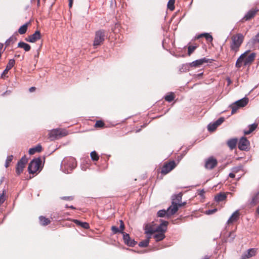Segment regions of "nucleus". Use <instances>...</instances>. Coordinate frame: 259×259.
Instances as JSON below:
<instances>
[{
  "label": "nucleus",
  "mask_w": 259,
  "mask_h": 259,
  "mask_svg": "<svg viewBox=\"0 0 259 259\" xmlns=\"http://www.w3.org/2000/svg\"><path fill=\"white\" fill-rule=\"evenodd\" d=\"M249 51H246L242 54L236 61L235 66L239 68L243 65L244 66L250 65L256 57L255 53H251L249 54Z\"/></svg>",
  "instance_id": "1"
},
{
  "label": "nucleus",
  "mask_w": 259,
  "mask_h": 259,
  "mask_svg": "<svg viewBox=\"0 0 259 259\" xmlns=\"http://www.w3.org/2000/svg\"><path fill=\"white\" fill-rule=\"evenodd\" d=\"M244 36L242 33H237L231 37L230 43L231 50L234 53H237L243 42Z\"/></svg>",
  "instance_id": "2"
},
{
  "label": "nucleus",
  "mask_w": 259,
  "mask_h": 259,
  "mask_svg": "<svg viewBox=\"0 0 259 259\" xmlns=\"http://www.w3.org/2000/svg\"><path fill=\"white\" fill-rule=\"evenodd\" d=\"M76 164V161L74 158L71 157L67 158L63 161L61 169L64 172L69 174L75 168Z\"/></svg>",
  "instance_id": "3"
},
{
  "label": "nucleus",
  "mask_w": 259,
  "mask_h": 259,
  "mask_svg": "<svg viewBox=\"0 0 259 259\" xmlns=\"http://www.w3.org/2000/svg\"><path fill=\"white\" fill-rule=\"evenodd\" d=\"M182 194L179 193L174 196L171 205L168 208V213L174 214L178 210V204L182 200Z\"/></svg>",
  "instance_id": "4"
},
{
  "label": "nucleus",
  "mask_w": 259,
  "mask_h": 259,
  "mask_svg": "<svg viewBox=\"0 0 259 259\" xmlns=\"http://www.w3.org/2000/svg\"><path fill=\"white\" fill-rule=\"evenodd\" d=\"M67 135V131L64 129L56 128L51 131L49 134V138L51 140L59 139Z\"/></svg>",
  "instance_id": "5"
},
{
  "label": "nucleus",
  "mask_w": 259,
  "mask_h": 259,
  "mask_svg": "<svg viewBox=\"0 0 259 259\" xmlns=\"http://www.w3.org/2000/svg\"><path fill=\"white\" fill-rule=\"evenodd\" d=\"M41 160L40 158L38 157L33 159L29 164L28 170L30 174H35L39 168Z\"/></svg>",
  "instance_id": "6"
},
{
  "label": "nucleus",
  "mask_w": 259,
  "mask_h": 259,
  "mask_svg": "<svg viewBox=\"0 0 259 259\" xmlns=\"http://www.w3.org/2000/svg\"><path fill=\"white\" fill-rule=\"evenodd\" d=\"M105 31L99 30L96 32L93 45L94 47L101 45L105 40Z\"/></svg>",
  "instance_id": "7"
},
{
  "label": "nucleus",
  "mask_w": 259,
  "mask_h": 259,
  "mask_svg": "<svg viewBox=\"0 0 259 259\" xmlns=\"http://www.w3.org/2000/svg\"><path fill=\"white\" fill-rule=\"evenodd\" d=\"M176 166L175 161L172 160L168 163H165L162 166L161 173L166 175L172 170Z\"/></svg>",
  "instance_id": "8"
},
{
  "label": "nucleus",
  "mask_w": 259,
  "mask_h": 259,
  "mask_svg": "<svg viewBox=\"0 0 259 259\" xmlns=\"http://www.w3.org/2000/svg\"><path fill=\"white\" fill-rule=\"evenodd\" d=\"M27 162V158L25 156H23L18 162L16 167V173L20 175L23 170L25 165Z\"/></svg>",
  "instance_id": "9"
},
{
  "label": "nucleus",
  "mask_w": 259,
  "mask_h": 259,
  "mask_svg": "<svg viewBox=\"0 0 259 259\" xmlns=\"http://www.w3.org/2000/svg\"><path fill=\"white\" fill-rule=\"evenodd\" d=\"M249 145V142L246 137H242L238 143V148L241 150H246Z\"/></svg>",
  "instance_id": "10"
},
{
  "label": "nucleus",
  "mask_w": 259,
  "mask_h": 259,
  "mask_svg": "<svg viewBox=\"0 0 259 259\" xmlns=\"http://www.w3.org/2000/svg\"><path fill=\"white\" fill-rule=\"evenodd\" d=\"M41 38V34L39 31H36L33 34L29 35L26 38V40L30 42H34L37 40L40 39Z\"/></svg>",
  "instance_id": "11"
},
{
  "label": "nucleus",
  "mask_w": 259,
  "mask_h": 259,
  "mask_svg": "<svg viewBox=\"0 0 259 259\" xmlns=\"http://www.w3.org/2000/svg\"><path fill=\"white\" fill-rule=\"evenodd\" d=\"M256 253L255 248H250L244 252L241 255L240 259H247L254 256Z\"/></svg>",
  "instance_id": "12"
},
{
  "label": "nucleus",
  "mask_w": 259,
  "mask_h": 259,
  "mask_svg": "<svg viewBox=\"0 0 259 259\" xmlns=\"http://www.w3.org/2000/svg\"><path fill=\"white\" fill-rule=\"evenodd\" d=\"M217 160L213 157L209 158L205 162V167L207 169H211L217 164Z\"/></svg>",
  "instance_id": "13"
},
{
  "label": "nucleus",
  "mask_w": 259,
  "mask_h": 259,
  "mask_svg": "<svg viewBox=\"0 0 259 259\" xmlns=\"http://www.w3.org/2000/svg\"><path fill=\"white\" fill-rule=\"evenodd\" d=\"M168 222L166 221H162L160 224L155 228L156 232H160L165 233L167 230Z\"/></svg>",
  "instance_id": "14"
},
{
  "label": "nucleus",
  "mask_w": 259,
  "mask_h": 259,
  "mask_svg": "<svg viewBox=\"0 0 259 259\" xmlns=\"http://www.w3.org/2000/svg\"><path fill=\"white\" fill-rule=\"evenodd\" d=\"M208 60L206 58H203L193 61L190 64V66L191 67H199L204 63H207Z\"/></svg>",
  "instance_id": "15"
},
{
  "label": "nucleus",
  "mask_w": 259,
  "mask_h": 259,
  "mask_svg": "<svg viewBox=\"0 0 259 259\" xmlns=\"http://www.w3.org/2000/svg\"><path fill=\"white\" fill-rule=\"evenodd\" d=\"M15 64V60L14 59H10L9 61V62L7 64L5 69L4 70V71L3 72V73L1 75V77L2 78L4 77V76L5 75V74H6L8 72V71L14 66Z\"/></svg>",
  "instance_id": "16"
},
{
  "label": "nucleus",
  "mask_w": 259,
  "mask_h": 259,
  "mask_svg": "<svg viewBox=\"0 0 259 259\" xmlns=\"http://www.w3.org/2000/svg\"><path fill=\"white\" fill-rule=\"evenodd\" d=\"M257 11V10L253 9L249 10L244 16L243 19L245 21L249 20L250 19L254 17Z\"/></svg>",
  "instance_id": "17"
},
{
  "label": "nucleus",
  "mask_w": 259,
  "mask_h": 259,
  "mask_svg": "<svg viewBox=\"0 0 259 259\" xmlns=\"http://www.w3.org/2000/svg\"><path fill=\"white\" fill-rule=\"evenodd\" d=\"M239 217V210H236L230 217L227 221L228 224L233 223L238 220Z\"/></svg>",
  "instance_id": "18"
},
{
  "label": "nucleus",
  "mask_w": 259,
  "mask_h": 259,
  "mask_svg": "<svg viewBox=\"0 0 259 259\" xmlns=\"http://www.w3.org/2000/svg\"><path fill=\"white\" fill-rule=\"evenodd\" d=\"M202 37H204L206 40L209 42H211L213 40L212 35L208 33H203L200 34L196 37V38L199 39Z\"/></svg>",
  "instance_id": "19"
},
{
  "label": "nucleus",
  "mask_w": 259,
  "mask_h": 259,
  "mask_svg": "<svg viewBox=\"0 0 259 259\" xmlns=\"http://www.w3.org/2000/svg\"><path fill=\"white\" fill-rule=\"evenodd\" d=\"M165 236L164 233L160 232H155L153 236V237L156 242L162 240L165 238Z\"/></svg>",
  "instance_id": "20"
},
{
  "label": "nucleus",
  "mask_w": 259,
  "mask_h": 259,
  "mask_svg": "<svg viewBox=\"0 0 259 259\" xmlns=\"http://www.w3.org/2000/svg\"><path fill=\"white\" fill-rule=\"evenodd\" d=\"M248 102V99L247 98H243L240 100H239L235 102V104H237L240 107H243L246 106Z\"/></svg>",
  "instance_id": "21"
},
{
  "label": "nucleus",
  "mask_w": 259,
  "mask_h": 259,
  "mask_svg": "<svg viewBox=\"0 0 259 259\" xmlns=\"http://www.w3.org/2000/svg\"><path fill=\"white\" fill-rule=\"evenodd\" d=\"M257 126V124L255 123H254L252 124L249 125L248 126V130L244 131V134L245 135L250 134L251 133H252L253 131H254L256 129Z\"/></svg>",
  "instance_id": "22"
},
{
  "label": "nucleus",
  "mask_w": 259,
  "mask_h": 259,
  "mask_svg": "<svg viewBox=\"0 0 259 259\" xmlns=\"http://www.w3.org/2000/svg\"><path fill=\"white\" fill-rule=\"evenodd\" d=\"M18 47L23 49L26 52L29 51L31 49L30 46L29 44L23 41L18 43Z\"/></svg>",
  "instance_id": "23"
},
{
  "label": "nucleus",
  "mask_w": 259,
  "mask_h": 259,
  "mask_svg": "<svg viewBox=\"0 0 259 259\" xmlns=\"http://www.w3.org/2000/svg\"><path fill=\"white\" fill-rule=\"evenodd\" d=\"M42 147L39 144L37 145L36 147L30 148L29 150V153L30 155L34 154L35 152H39L41 151Z\"/></svg>",
  "instance_id": "24"
},
{
  "label": "nucleus",
  "mask_w": 259,
  "mask_h": 259,
  "mask_svg": "<svg viewBox=\"0 0 259 259\" xmlns=\"http://www.w3.org/2000/svg\"><path fill=\"white\" fill-rule=\"evenodd\" d=\"M227 196L224 193H220L214 197V199L217 202L222 201L226 199Z\"/></svg>",
  "instance_id": "25"
},
{
  "label": "nucleus",
  "mask_w": 259,
  "mask_h": 259,
  "mask_svg": "<svg viewBox=\"0 0 259 259\" xmlns=\"http://www.w3.org/2000/svg\"><path fill=\"white\" fill-rule=\"evenodd\" d=\"M73 222L77 225H79L84 229H89L90 228L89 224L87 222H81L77 220H74Z\"/></svg>",
  "instance_id": "26"
},
{
  "label": "nucleus",
  "mask_w": 259,
  "mask_h": 259,
  "mask_svg": "<svg viewBox=\"0 0 259 259\" xmlns=\"http://www.w3.org/2000/svg\"><path fill=\"white\" fill-rule=\"evenodd\" d=\"M237 142V140L236 139H232L228 141L227 144L231 149H233L236 147Z\"/></svg>",
  "instance_id": "27"
},
{
  "label": "nucleus",
  "mask_w": 259,
  "mask_h": 259,
  "mask_svg": "<svg viewBox=\"0 0 259 259\" xmlns=\"http://www.w3.org/2000/svg\"><path fill=\"white\" fill-rule=\"evenodd\" d=\"M156 232L155 229L152 227L151 226L147 225L145 227V233L147 235H151Z\"/></svg>",
  "instance_id": "28"
},
{
  "label": "nucleus",
  "mask_w": 259,
  "mask_h": 259,
  "mask_svg": "<svg viewBox=\"0 0 259 259\" xmlns=\"http://www.w3.org/2000/svg\"><path fill=\"white\" fill-rule=\"evenodd\" d=\"M166 215L168 217L172 215V214H169L168 213V208L166 210H165V209H161V210H159L157 212V216L158 217H163Z\"/></svg>",
  "instance_id": "29"
},
{
  "label": "nucleus",
  "mask_w": 259,
  "mask_h": 259,
  "mask_svg": "<svg viewBox=\"0 0 259 259\" xmlns=\"http://www.w3.org/2000/svg\"><path fill=\"white\" fill-rule=\"evenodd\" d=\"M150 238H151V237L150 236H148L147 239L141 241L139 243V246L140 247H146L148 246V245L149 243V241H150Z\"/></svg>",
  "instance_id": "30"
},
{
  "label": "nucleus",
  "mask_w": 259,
  "mask_h": 259,
  "mask_svg": "<svg viewBox=\"0 0 259 259\" xmlns=\"http://www.w3.org/2000/svg\"><path fill=\"white\" fill-rule=\"evenodd\" d=\"M40 223L43 225L46 226L50 223V221L49 219L46 218L43 216L39 217Z\"/></svg>",
  "instance_id": "31"
},
{
  "label": "nucleus",
  "mask_w": 259,
  "mask_h": 259,
  "mask_svg": "<svg viewBox=\"0 0 259 259\" xmlns=\"http://www.w3.org/2000/svg\"><path fill=\"white\" fill-rule=\"evenodd\" d=\"M259 202V192H258L252 198L250 204L252 205L256 204Z\"/></svg>",
  "instance_id": "32"
},
{
  "label": "nucleus",
  "mask_w": 259,
  "mask_h": 259,
  "mask_svg": "<svg viewBox=\"0 0 259 259\" xmlns=\"http://www.w3.org/2000/svg\"><path fill=\"white\" fill-rule=\"evenodd\" d=\"M28 24L25 23L21 26L18 29V32L21 34H23L26 33L27 29Z\"/></svg>",
  "instance_id": "33"
},
{
  "label": "nucleus",
  "mask_w": 259,
  "mask_h": 259,
  "mask_svg": "<svg viewBox=\"0 0 259 259\" xmlns=\"http://www.w3.org/2000/svg\"><path fill=\"white\" fill-rule=\"evenodd\" d=\"M217 127L218 126L214 122L213 123H210L207 126L208 131L209 132H213L215 130Z\"/></svg>",
  "instance_id": "34"
},
{
  "label": "nucleus",
  "mask_w": 259,
  "mask_h": 259,
  "mask_svg": "<svg viewBox=\"0 0 259 259\" xmlns=\"http://www.w3.org/2000/svg\"><path fill=\"white\" fill-rule=\"evenodd\" d=\"M16 40V37L15 36H11L9 39H8L6 42L5 45L6 47L9 46L11 43H14Z\"/></svg>",
  "instance_id": "35"
},
{
  "label": "nucleus",
  "mask_w": 259,
  "mask_h": 259,
  "mask_svg": "<svg viewBox=\"0 0 259 259\" xmlns=\"http://www.w3.org/2000/svg\"><path fill=\"white\" fill-rule=\"evenodd\" d=\"M230 108L232 109L231 114H233L235 113L237 110L240 107L238 106L237 104H236L235 102H234L233 104L230 105Z\"/></svg>",
  "instance_id": "36"
},
{
  "label": "nucleus",
  "mask_w": 259,
  "mask_h": 259,
  "mask_svg": "<svg viewBox=\"0 0 259 259\" xmlns=\"http://www.w3.org/2000/svg\"><path fill=\"white\" fill-rule=\"evenodd\" d=\"M175 0H169L167 3V8L170 10L172 11L175 9Z\"/></svg>",
  "instance_id": "37"
},
{
  "label": "nucleus",
  "mask_w": 259,
  "mask_h": 259,
  "mask_svg": "<svg viewBox=\"0 0 259 259\" xmlns=\"http://www.w3.org/2000/svg\"><path fill=\"white\" fill-rule=\"evenodd\" d=\"M91 157L93 161H98L99 160V157L98 154L95 151H92L91 153Z\"/></svg>",
  "instance_id": "38"
},
{
  "label": "nucleus",
  "mask_w": 259,
  "mask_h": 259,
  "mask_svg": "<svg viewBox=\"0 0 259 259\" xmlns=\"http://www.w3.org/2000/svg\"><path fill=\"white\" fill-rule=\"evenodd\" d=\"M174 94L171 93L170 94L165 96L164 98L166 101L170 102L174 99Z\"/></svg>",
  "instance_id": "39"
},
{
  "label": "nucleus",
  "mask_w": 259,
  "mask_h": 259,
  "mask_svg": "<svg viewBox=\"0 0 259 259\" xmlns=\"http://www.w3.org/2000/svg\"><path fill=\"white\" fill-rule=\"evenodd\" d=\"M123 235V239L124 240V242L125 244H126L129 241L131 240V238L128 234L124 233Z\"/></svg>",
  "instance_id": "40"
},
{
  "label": "nucleus",
  "mask_w": 259,
  "mask_h": 259,
  "mask_svg": "<svg viewBox=\"0 0 259 259\" xmlns=\"http://www.w3.org/2000/svg\"><path fill=\"white\" fill-rule=\"evenodd\" d=\"M196 48L197 46H189L188 48V55L190 56L191 54L195 51Z\"/></svg>",
  "instance_id": "41"
},
{
  "label": "nucleus",
  "mask_w": 259,
  "mask_h": 259,
  "mask_svg": "<svg viewBox=\"0 0 259 259\" xmlns=\"http://www.w3.org/2000/svg\"><path fill=\"white\" fill-rule=\"evenodd\" d=\"M13 158V155H10L7 157V158L5 163L6 167H8L10 163L12 161Z\"/></svg>",
  "instance_id": "42"
},
{
  "label": "nucleus",
  "mask_w": 259,
  "mask_h": 259,
  "mask_svg": "<svg viewBox=\"0 0 259 259\" xmlns=\"http://www.w3.org/2000/svg\"><path fill=\"white\" fill-rule=\"evenodd\" d=\"M104 126V123L101 120H98L96 121L95 127H102Z\"/></svg>",
  "instance_id": "43"
},
{
  "label": "nucleus",
  "mask_w": 259,
  "mask_h": 259,
  "mask_svg": "<svg viewBox=\"0 0 259 259\" xmlns=\"http://www.w3.org/2000/svg\"><path fill=\"white\" fill-rule=\"evenodd\" d=\"M120 224L119 229L120 230V233H121V234H123L124 233H125L124 232H123V230L124 229V224L122 220L120 221Z\"/></svg>",
  "instance_id": "44"
},
{
  "label": "nucleus",
  "mask_w": 259,
  "mask_h": 259,
  "mask_svg": "<svg viewBox=\"0 0 259 259\" xmlns=\"http://www.w3.org/2000/svg\"><path fill=\"white\" fill-rule=\"evenodd\" d=\"M225 120V118L224 117H220L217 120H216L214 122L216 123L217 125L218 126L221 125Z\"/></svg>",
  "instance_id": "45"
},
{
  "label": "nucleus",
  "mask_w": 259,
  "mask_h": 259,
  "mask_svg": "<svg viewBox=\"0 0 259 259\" xmlns=\"http://www.w3.org/2000/svg\"><path fill=\"white\" fill-rule=\"evenodd\" d=\"M225 120V118L224 117H220L217 120H216L214 122L216 123L217 125L218 126L221 125Z\"/></svg>",
  "instance_id": "46"
},
{
  "label": "nucleus",
  "mask_w": 259,
  "mask_h": 259,
  "mask_svg": "<svg viewBox=\"0 0 259 259\" xmlns=\"http://www.w3.org/2000/svg\"><path fill=\"white\" fill-rule=\"evenodd\" d=\"M136 241H135L134 239H131V240L128 242L126 245L129 246L133 247L136 244Z\"/></svg>",
  "instance_id": "47"
},
{
  "label": "nucleus",
  "mask_w": 259,
  "mask_h": 259,
  "mask_svg": "<svg viewBox=\"0 0 259 259\" xmlns=\"http://www.w3.org/2000/svg\"><path fill=\"white\" fill-rule=\"evenodd\" d=\"M111 230H112V232L113 233V234H116L119 232L120 233V230H119V228H118L117 227H116V226H112Z\"/></svg>",
  "instance_id": "48"
},
{
  "label": "nucleus",
  "mask_w": 259,
  "mask_h": 259,
  "mask_svg": "<svg viewBox=\"0 0 259 259\" xmlns=\"http://www.w3.org/2000/svg\"><path fill=\"white\" fill-rule=\"evenodd\" d=\"M61 199L67 201H71L73 199V197L72 196H64L61 197Z\"/></svg>",
  "instance_id": "49"
},
{
  "label": "nucleus",
  "mask_w": 259,
  "mask_h": 259,
  "mask_svg": "<svg viewBox=\"0 0 259 259\" xmlns=\"http://www.w3.org/2000/svg\"><path fill=\"white\" fill-rule=\"evenodd\" d=\"M5 200L4 196V191L2 194H0V205L4 203Z\"/></svg>",
  "instance_id": "50"
},
{
  "label": "nucleus",
  "mask_w": 259,
  "mask_h": 259,
  "mask_svg": "<svg viewBox=\"0 0 259 259\" xmlns=\"http://www.w3.org/2000/svg\"><path fill=\"white\" fill-rule=\"evenodd\" d=\"M235 237V234L233 232H231L229 235L228 240H229L230 241H232L234 239Z\"/></svg>",
  "instance_id": "51"
},
{
  "label": "nucleus",
  "mask_w": 259,
  "mask_h": 259,
  "mask_svg": "<svg viewBox=\"0 0 259 259\" xmlns=\"http://www.w3.org/2000/svg\"><path fill=\"white\" fill-rule=\"evenodd\" d=\"M217 211V209H209L206 211V214H211Z\"/></svg>",
  "instance_id": "52"
},
{
  "label": "nucleus",
  "mask_w": 259,
  "mask_h": 259,
  "mask_svg": "<svg viewBox=\"0 0 259 259\" xmlns=\"http://www.w3.org/2000/svg\"><path fill=\"white\" fill-rule=\"evenodd\" d=\"M185 204H186V202L182 203V202H180L178 204V208L182 207V206H184Z\"/></svg>",
  "instance_id": "53"
},
{
  "label": "nucleus",
  "mask_w": 259,
  "mask_h": 259,
  "mask_svg": "<svg viewBox=\"0 0 259 259\" xmlns=\"http://www.w3.org/2000/svg\"><path fill=\"white\" fill-rule=\"evenodd\" d=\"M185 204H186V202L182 203V202H180L178 204V208L182 207V206H184Z\"/></svg>",
  "instance_id": "54"
},
{
  "label": "nucleus",
  "mask_w": 259,
  "mask_h": 259,
  "mask_svg": "<svg viewBox=\"0 0 259 259\" xmlns=\"http://www.w3.org/2000/svg\"><path fill=\"white\" fill-rule=\"evenodd\" d=\"M29 90L30 92H34L35 90V88L33 87H31V88H29Z\"/></svg>",
  "instance_id": "55"
},
{
  "label": "nucleus",
  "mask_w": 259,
  "mask_h": 259,
  "mask_svg": "<svg viewBox=\"0 0 259 259\" xmlns=\"http://www.w3.org/2000/svg\"><path fill=\"white\" fill-rule=\"evenodd\" d=\"M229 176L231 178H234L235 177V175L233 173H230Z\"/></svg>",
  "instance_id": "56"
},
{
  "label": "nucleus",
  "mask_w": 259,
  "mask_h": 259,
  "mask_svg": "<svg viewBox=\"0 0 259 259\" xmlns=\"http://www.w3.org/2000/svg\"><path fill=\"white\" fill-rule=\"evenodd\" d=\"M73 0H69V6L71 8L72 6Z\"/></svg>",
  "instance_id": "57"
},
{
  "label": "nucleus",
  "mask_w": 259,
  "mask_h": 259,
  "mask_svg": "<svg viewBox=\"0 0 259 259\" xmlns=\"http://www.w3.org/2000/svg\"><path fill=\"white\" fill-rule=\"evenodd\" d=\"M66 208H70L71 209H75V208L72 206V205H71L70 206H68L67 205H66V206H65Z\"/></svg>",
  "instance_id": "58"
},
{
  "label": "nucleus",
  "mask_w": 259,
  "mask_h": 259,
  "mask_svg": "<svg viewBox=\"0 0 259 259\" xmlns=\"http://www.w3.org/2000/svg\"><path fill=\"white\" fill-rule=\"evenodd\" d=\"M3 48V44L2 43H0V51L2 52V50Z\"/></svg>",
  "instance_id": "59"
},
{
  "label": "nucleus",
  "mask_w": 259,
  "mask_h": 259,
  "mask_svg": "<svg viewBox=\"0 0 259 259\" xmlns=\"http://www.w3.org/2000/svg\"><path fill=\"white\" fill-rule=\"evenodd\" d=\"M209 256L208 255H205L203 258L202 259H209Z\"/></svg>",
  "instance_id": "60"
},
{
  "label": "nucleus",
  "mask_w": 259,
  "mask_h": 259,
  "mask_svg": "<svg viewBox=\"0 0 259 259\" xmlns=\"http://www.w3.org/2000/svg\"><path fill=\"white\" fill-rule=\"evenodd\" d=\"M256 212L259 214V205L256 209Z\"/></svg>",
  "instance_id": "61"
},
{
  "label": "nucleus",
  "mask_w": 259,
  "mask_h": 259,
  "mask_svg": "<svg viewBox=\"0 0 259 259\" xmlns=\"http://www.w3.org/2000/svg\"><path fill=\"white\" fill-rule=\"evenodd\" d=\"M255 37H259V32L256 34V35H255Z\"/></svg>",
  "instance_id": "62"
},
{
  "label": "nucleus",
  "mask_w": 259,
  "mask_h": 259,
  "mask_svg": "<svg viewBox=\"0 0 259 259\" xmlns=\"http://www.w3.org/2000/svg\"><path fill=\"white\" fill-rule=\"evenodd\" d=\"M39 0L37 1V5L39 6Z\"/></svg>",
  "instance_id": "63"
},
{
  "label": "nucleus",
  "mask_w": 259,
  "mask_h": 259,
  "mask_svg": "<svg viewBox=\"0 0 259 259\" xmlns=\"http://www.w3.org/2000/svg\"><path fill=\"white\" fill-rule=\"evenodd\" d=\"M256 41H257L258 43H259V39H257V40H256Z\"/></svg>",
  "instance_id": "64"
}]
</instances>
